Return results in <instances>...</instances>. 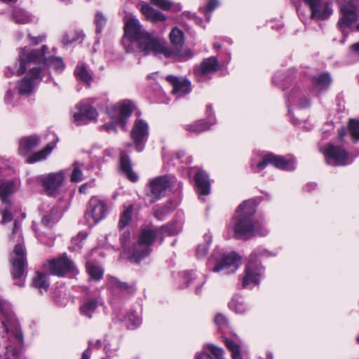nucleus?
Returning <instances> with one entry per match:
<instances>
[{"label":"nucleus","instance_id":"2eb2a0df","mask_svg":"<svg viewBox=\"0 0 359 359\" xmlns=\"http://www.w3.org/2000/svg\"><path fill=\"white\" fill-rule=\"evenodd\" d=\"M172 186L170 177L168 175L156 177L148 184L147 196L151 198V202L154 203L165 195L166 190Z\"/></svg>","mask_w":359,"mask_h":359},{"label":"nucleus","instance_id":"864d4df0","mask_svg":"<svg viewBox=\"0 0 359 359\" xmlns=\"http://www.w3.org/2000/svg\"><path fill=\"white\" fill-rule=\"evenodd\" d=\"M13 18L18 24H25L29 21V17L22 9H15L13 13Z\"/></svg>","mask_w":359,"mask_h":359},{"label":"nucleus","instance_id":"ddd939ff","mask_svg":"<svg viewBox=\"0 0 359 359\" xmlns=\"http://www.w3.org/2000/svg\"><path fill=\"white\" fill-rule=\"evenodd\" d=\"M264 273V267L260 260L248 257L245 267V276L243 278L242 285L246 287L250 284L259 285Z\"/></svg>","mask_w":359,"mask_h":359},{"label":"nucleus","instance_id":"423d86ee","mask_svg":"<svg viewBox=\"0 0 359 359\" xmlns=\"http://www.w3.org/2000/svg\"><path fill=\"white\" fill-rule=\"evenodd\" d=\"M9 262L11 264L10 273L14 285L22 287L25 286L27 271V259L25 250L21 243H17L12 254H11Z\"/></svg>","mask_w":359,"mask_h":359},{"label":"nucleus","instance_id":"9b49d317","mask_svg":"<svg viewBox=\"0 0 359 359\" xmlns=\"http://www.w3.org/2000/svg\"><path fill=\"white\" fill-rule=\"evenodd\" d=\"M27 74L20 80L17 84L18 93L20 95H28L34 89L35 85L39 83L43 78L41 67H28Z\"/></svg>","mask_w":359,"mask_h":359},{"label":"nucleus","instance_id":"20e7f679","mask_svg":"<svg viewBox=\"0 0 359 359\" xmlns=\"http://www.w3.org/2000/svg\"><path fill=\"white\" fill-rule=\"evenodd\" d=\"M158 236L156 229L149 227L140 229L137 242L134 243L128 251V259L130 262L139 264L142 260L149 257L151 253L152 245Z\"/></svg>","mask_w":359,"mask_h":359},{"label":"nucleus","instance_id":"338daca9","mask_svg":"<svg viewBox=\"0 0 359 359\" xmlns=\"http://www.w3.org/2000/svg\"><path fill=\"white\" fill-rule=\"evenodd\" d=\"M348 130L350 133L359 130V121L356 119H351L348 123Z\"/></svg>","mask_w":359,"mask_h":359},{"label":"nucleus","instance_id":"4d7b16f0","mask_svg":"<svg viewBox=\"0 0 359 359\" xmlns=\"http://www.w3.org/2000/svg\"><path fill=\"white\" fill-rule=\"evenodd\" d=\"M205 115L206 118L204 119L205 121H208V122L211 123L212 126L216 123L217 119L212 109V104H209L206 106Z\"/></svg>","mask_w":359,"mask_h":359},{"label":"nucleus","instance_id":"a19ab883","mask_svg":"<svg viewBox=\"0 0 359 359\" xmlns=\"http://www.w3.org/2000/svg\"><path fill=\"white\" fill-rule=\"evenodd\" d=\"M223 342L227 349L231 352L232 359H243L241 347L239 344L229 337H223Z\"/></svg>","mask_w":359,"mask_h":359},{"label":"nucleus","instance_id":"13d9d810","mask_svg":"<svg viewBox=\"0 0 359 359\" xmlns=\"http://www.w3.org/2000/svg\"><path fill=\"white\" fill-rule=\"evenodd\" d=\"M13 333L15 339L17 341V342L18 343V345H19V347H17V348H20L22 350L20 346L23 344V334L21 330V328L19 327H15L14 328V330L13 331Z\"/></svg>","mask_w":359,"mask_h":359},{"label":"nucleus","instance_id":"f8f14e48","mask_svg":"<svg viewBox=\"0 0 359 359\" xmlns=\"http://www.w3.org/2000/svg\"><path fill=\"white\" fill-rule=\"evenodd\" d=\"M107 214V204L96 197H92L88 203L84 217L89 225H95L103 219Z\"/></svg>","mask_w":359,"mask_h":359},{"label":"nucleus","instance_id":"052dcab7","mask_svg":"<svg viewBox=\"0 0 359 359\" xmlns=\"http://www.w3.org/2000/svg\"><path fill=\"white\" fill-rule=\"evenodd\" d=\"M214 321L219 327L228 326V319L222 313H217L214 318Z\"/></svg>","mask_w":359,"mask_h":359},{"label":"nucleus","instance_id":"c85d7f7f","mask_svg":"<svg viewBox=\"0 0 359 359\" xmlns=\"http://www.w3.org/2000/svg\"><path fill=\"white\" fill-rule=\"evenodd\" d=\"M58 141V138H55V141H53L46 145V147L36 152L32 153L30 156H29L26 160L27 163H34L38 161H41L45 160L47 156L51 153L53 149L55 148L57 142Z\"/></svg>","mask_w":359,"mask_h":359},{"label":"nucleus","instance_id":"4be33fe9","mask_svg":"<svg viewBox=\"0 0 359 359\" xmlns=\"http://www.w3.org/2000/svg\"><path fill=\"white\" fill-rule=\"evenodd\" d=\"M40 141V137L38 135L22 137L19 140L18 154L22 156H27L39 144Z\"/></svg>","mask_w":359,"mask_h":359},{"label":"nucleus","instance_id":"473e14b6","mask_svg":"<svg viewBox=\"0 0 359 359\" xmlns=\"http://www.w3.org/2000/svg\"><path fill=\"white\" fill-rule=\"evenodd\" d=\"M212 127L211 123L205 119H198L191 124L185 126V130L196 135L207 131Z\"/></svg>","mask_w":359,"mask_h":359},{"label":"nucleus","instance_id":"6ab92c4d","mask_svg":"<svg viewBox=\"0 0 359 359\" xmlns=\"http://www.w3.org/2000/svg\"><path fill=\"white\" fill-rule=\"evenodd\" d=\"M165 80L172 85V93L174 95L182 97L191 91V83L187 78L180 79L174 75H168Z\"/></svg>","mask_w":359,"mask_h":359},{"label":"nucleus","instance_id":"e2e57ef3","mask_svg":"<svg viewBox=\"0 0 359 359\" xmlns=\"http://www.w3.org/2000/svg\"><path fill=\"white\" fill-rule=\"evenodd\" d=\"M186 16L192 20L197 25L203 27L205 28V25H203V20L202 18L198 16L196 13H192L190 12H187L186 14Z\"/></svg>","mask_w":359,"mask_h":359},{"label":"nucleus","instance_id":"dca6fc26","mask_svg":"<svg viewBox=\"0 0 359 359\" xmlns=\"http://www.w3.org/2000/svg\"><path fill=\"white\" fill-rule=\"evenodd\" d=\"M149 125L144 119L137 118L135 121L130 131V137L138 152L142 151L144 149L149 135Z\"/></svg>","mask_w":359,"mask_h":359},{"label":"nucleus","instance_id":"680f3d73","mask_svg":"<svg viewBox=\"0 0 359 359\" xmlns=\"http://www.w3.org/2000/svg\"><path fill=\"white\" fill-rule=\"evenodd\" d=\"M83 172L81 170L76 166L74 167L72 175H71V181L73 182H79L82 180Z\"/></svg>","mask_w":359,"mask_h":359},{"label":"nucleus","instance_id":"4c0bfd02","mask_svg":"<svg viewBox=\"0 0 359 359\" xmlns=\"http://www.w3.org/2000/svg\"><path fill=\"white\" fill-rule=\"evenodd\" d=\"M278 155H276L271 152L267 153L262 157V160L256 164V168L257 170L255 172H261L269 164L272 165L276 168L278 165Z\"/></svg>","mask_w":359,"mask_h":359},{"label":"nucleus","instance_id":"a878e982","mask_svg":"<svg viewBox=\"0 0 359 359\" xmlns=\"http://www.w3.org/2000/svg\"><path fill=\"white\" fill-rule=\"evenodd\" d=\"M140 11L147 20L154 23L163 22L167 20L165 15L154 8L149 3L142 2Z\"/></svg>","mask_w":359,"mask_h":359},{"label":"nucleus","instance_id":"6e6552de","mask_svg":"<svg viewBox=\"0 0 359 359\" xmlns=\"http://www.w3.org/2000/svg\"><path fill=\"white\" fill-rule=\"evenodd\" d=\"M241 256L236 252L230 253H222L217 255L213 252L211 257L208 259V264L210 266L214 263L215 266L212 269L213 272H219L224 270H227L226 273H233L237 270L239 266Z\"/></svg>","mask_w":359,"mask_h":359},{"label":"nucleus","instance_id":"0eeeda50","mask_svg":"<svg viewBox=\"0 0 359 359\" xmlns=\"http://www.w3.org/2000/svg\"><path fill=\"white\" fill-rule=\"evenodd\" d=\"M48 267L50 274L57 277L74 278L79 272L73 260L68 257L66 252L57 258L48 260Z\"/></svg>","mask_w":359,"mask_h":359},{"label":"nucleus","instance_id":"39448f33","mask_svg":"<svg viewBox=\"0 0 359 359\" xmlns=\"http://www.w3.org/2000/svg\"><path fill=\"white\" fill-rule=\"evenodd\" d=\"M135 109V105L130 100H123L121 104L113 106L107 109V114L111 121L104 123L102 127L108 133L113 131L117 133V126L126 132L128 130V119Z\"/></svg>","mask_w":359,"mask_h":359},{"label":"nucleus","instance_id":"37998d69","mask_svg":"<svg viewBox=\"0 0 359 359\" xmlns=\"http://www.w3.org/2000/svg\"><path fill=\"white\" fill-rule=\"evenodd\" d=\"M123 321L128 330L136 329L141 323V320L135 311L127 313Z\"/></svg>","mask_w":359,"mask_h":359},{"label":"nucleus","instance_id":"412c9836","mask_svg":"<svg viewBox=\"0 0 359 359\" xmlns=\"http://www.w3.org/2000/svg\"><path fill=\"white\" fill-rule=\"evenodd\" d=\"M119 169L126 177L132 182L138 181L139 177L133 170V163L130 156L125 151H121L118 161Z\"/></svg>","mask_w":359,"mask_h":359},{"label":"nucleus","instance_id":"72a5a7b5","mask_svg":"<svg viewBox=\"0 0 359 359\" xmlns=\"http://www.w3.org/2000/svg\"><path fill=\"white\" fill-rule=\"evenodd\" d=\"M85 34L82 30L71 29L66 32L62 37V43L65 46L69 45L74 42L82 43Z\"/></svg>","mask_w":359,"mask_h":359},{"label":"nucleus","instance_id":"603ef678","mask_svg":"<svg viewBox=\"0 0 359 359\" xmlns=\"http://www.w3.org/2000/svg\"><path fill=\"white\" fill-rule=\"evenodd\" d=\"M315 82L318 86L329 87L332 82V78L328 72H323L319 76L313 78Z\"/></svg>","mask_w":359,"mask_h":359},{"label":"nucleus","instance_id":"3c124183","mask_svg":"<svg viewBox=\"0 0 359 359\" xmlns=\"http://www.w3.org/2000/svg\"><path fill=\"white\" fill-rule=\"evenodd\" d=\"M269 232V231L267 229L263 222H254L252 238L255 236L264 237L267 236Z\"/></svg>","mask_w":359,"mask_h":359},{"label":"nucleus","instance_id":"1a4fd4ad","mask_svg":"<svg viewBox=\"0 0 359 359\" xmlns=\"http://www.w3.org/2000/svg\"><path fill=\"white\" fill-rule=\"evenodd\" d=\"M324 157L327 165L346 166L353 162L349 152L342 145L327 143L324 149Z\"/></svg>","mask_w":359,"mask_h":359},{"label":"nucleus","instance_id":"6e6d98bb","mask_svg":"<svg viewBox=\"0 0 359 359\" xmlns=\"http://www.w3.org/2000/svg\"><path fill=\"white\" fill-rule=\"evenodd\" d=\"M150 3L163 11H170L172 8V2L169 0H149Z\"/></svg>","mask_w":359,"mask_h":359},{"label":"nucleus","instance_id":"a211bd4d","mask_svg":"<svg viewBox=\"0 0 359 359\" xmlns=\"http://www.w3.org/2000/svg\"><path fill=\"white\" fill-rule=\"evenodd\" d=\"M78 112L73 116L74 122L77 125H85L97 119L98 113L96 109L90 104L79 103L76 105Z\"/></svg>","mask_w":359,"mask_h":359},{"label":"nucleus","instance_id":"4468645a","mask_svg":"<svg viewBox=\"0 0 359 359\" xmlns=\"http://www.w3.org/2000/svg\"><path fill=\"white\" fill-rule=\"evenodd\" d=\"M311 11L310 18L316 21H324L330 18L333 10L325 0H303Z\"/></svg>","mask_w":359,"mask_h":359},{"label":"nucleus","instance_id":"2f4dec72","mask_svg":"<svg viewBox=\"0 0 359 359\" xmlns=\"http://www.w3.org/2000/svg\"><path fill=\"white\" fill-rule=\"evenodd\" d=\"M14 182L7 181L0 184V199L4 204L11 207L12 202L10 196L13 193Z\"/></svg>","mask_w":359,"mask_h":359},{"label":"nucleus","instance_id":"a18cd8bd","mask_svg":"<svg viewBox=\"0 0 359 359\" xmlns=\"http://www.w3.org/2000/svg\"><path fill=\"white\" fill-rule=\"evenodd\" d=\"M58 208L55 206L53 207L47 214L43 216L41 219V224L45 226H52L56 222H57V219L56 218Z\"/></svg>","mask_w":359,"mask_h":359},{"label":"nucleus","instance_id":"f3484780","mask_svg":"<svg viewBox=\"0 0 359 359\" xmlns=\"http://www.w3.org/2000/svg\"><path fill=\"white\" fill-rule=\"evenodd\" d=\"M148 32L142 28L138 19L135 17L124 18V38H126L131 43H138Z\"/></svg>","mask_w":359,"mask_h":359},{"label":"nucleus","instance_id":"7c9ffc66","mask_svg":"<svg viewBox=\"0 0 359 359\" xmlns=\"http://www.w3.org/2000/svg\"><path fill=\"white\" fill-rule=\"evenodd\" d=\"M169 37L170 43L173 46L170 47L171 48L191 50L189 48H184V33L177 27H175L172 29Z\"/></svg>","mask_w":359,"mask_h":359},{"label":"nucleus","instance_id":"774afa93","mask_svg":"<svg viewBox=\"0 0 359 359\" xmlns=\"http://www.w3.org/2000/svg\"><path fill=\"white\" fill-rule=\"evenodd\" d=\"M317 183L311 182H308L303 188V190L307 193H310L317 188Z\"/></svg>","mask_w":359,"mask_h":359},{"label":"nucleus","instance_id":"0e129e2a","mask_svg":"<svg viewBox=\"0 0 359 359\" xmlns=\"http://www.w3.org/2000/svg\"><path fill=\"white\" fill-rule=\"evenodd\" d=\"M7 206L8 207L6 208L3 212L1 223H6L13 220V214L10 210L11 207Z\"/></svg>","mask_w":359,"mask_h":359},{"label":"nucleus","instance_id":"9d476101","mask_svg":"<svg viewBox=\"0 0 359 359\" xmlns=\"http://www.w3.org/2000/svg\"><path fill=\"white\" fill-rule=\"evenodd\" d=\"M65 175L63 170L56 172H50L46 175H40L37 177L38 182L41 185L49 196H57L60 194V190L65 182Z\"/></svg>","mask_w":359,"mask_h":359},{"label":"nucleus","instance_id":"e433bc0d","mask_svg":"<svg viewBox=\"0 0 359 359\" xmlns=\"http://www.w3.org/2000/svg\"><path fill=\"white\" fill-rule=\"evenodd\" d=\"M111 284L120 292L130 296L135 294L137 290L135 283L129 284L127 282L121 281L117 278L112 279Z\"/></svg>","mask_w":359,"mask_h":359},{"label":"nucleus","instance_id":"c756f323","mask_svg":"<svg viewBox=\"0 0 359 359\" xmlns=\"http://www.w3.org/2000/svg\"><path fill=\"white\" fill-rule=\"evenodd\" d=\"M97 307L98 299L97 297L84 298L82 304L80 305L79 312L88 318H91Z\"/></svg>","mask_w":359,"mask_h":359},{"label":"nucleus","instance_id":"b1692460","mask_svg":"<svg viewBox=\"0 0 359 359\" xmlns=\"http://www.w3.org/2000/svg\"><path fill=\"white\" fill-rule=\"evenodd\" d=\"M342 17L339 18L337 25L341 26L342 25L350 27L353 23L357 22L358 15L356 11L355 6L353 4L349 6H344L341 8Z\"/></svg>","mask_w":359,"mask_h":359},{"label":"nucleus","instance_id":"c03bdc74","mask_svg":"<svg viewBox=\"0 0 359 359\" xmlns=\"http://www.w3.org/2000/svg\"><path fill=\"white\" fill-rule=\"evenodd\" d=\"M86 271L91 280L100 281L103 278L104 269L98 265L87 263Z\"/></svg>","mask_w":359,"mask_h":359},{"label":"nucleus","instance_id":"f704fd0d","mask_svg":"<svg viewBox=\"0 0 359 359\" xmlns=\"http://www.w3.org/2000/svg\"><path fill=\"white\" fill-rule=\"evenodd\" d=\"M228 306L229 309L239 314L244 313L247 310V305L243 297L238 294L232 297L231 300L228 304Z\"/></svg>","mask_w":359,"mask_h":359},{"label":"nucleus","instance_id":"bb28decb","mask_svg":"<svg viewBox=\"0 0 359 359\" xmlns=\"http://www.w3.org/2000/svg\"><path fill=\"white\" fill-rule=\"evenodd\" d=\"M297 71L296 69H290L285 72L283 76L278 74H276L273 77L272 81L278 87L285 90L292 86L297 77Z\"/></svg>","mask_w":359,"mask_h":359},{"label":"nucleus","instance_id":"cd10ccee","mask_svg":"<svg viewBox=\"0 0 359 359\" xmlns=\"http://www.w3.org/2000/svg\"><path fill=\"white\" fill-rule=\"evenodd\" d=\"M203 348L206 350L197 353L194 359H224L223 358L224 351L222 348L212 344H207Z\"/></svg>","mask_w":359,"mask_h":359},{"label":"nucleus","instance_id":"aec40b11","mask_svg":"<svg viewBox=\"0 0 359 359\" xmlns=\"http://www.w3.org/2000/svg\"><path fill=\"white\" fill-rule=\"evenodd\" d=\"M220 68L219 62L215 56L204 59L200 65L194 68V74L200 78H203L209 74L217 72Z\"/></svg>","mask_w":359,"mask_h":359},{"label":"nucleus","instance_id":"09e8293b","mask_svg":"<svg viewBox=\"0 0 359 359\" xmlns=\"http://www.w3.org/2000/svg\"><path fill=\"white\" fill-rule=\"evenodd\" d=\"M276 253L269 251L262 247L255 248L250 255V257L256 260H260L262 258H267L269 257H275Z\"/></svg>","mask_w":359,"mask_h":359},{"label":"nucleus","instance_id":"ea45409f","mask_svg":"<svg viewBox=\"0 0 359 359\" xmlns=\"http://www.w3.org/2000/svg\"><path fill=\"white\" fill-rule=\"evenodd\" d=\"M203 243H200L196 250V255L198 258L205 257L212 241V236L210 232L206 233L203 236Z\"/></svg>","mask_w":359,"mask_h":359},{"label":"nucleus","instance_id":"f03ea898","mask_svg":"<svg viewBox=\"0 0 359 359\" xmlns=\"http://www.w3.org/2000/svg\"><path fill=\"white\" fill-rule=\"evenodd\" d=\"M264 199L258 196L243 201L238 207L233 217V230L236 239L248 240L252 238L254 216L257 208Z\"/></svg>","mask_w":359,"mask_h":359},{"label":"nucleus","instance_id":"de8ad7c7","mask_svg":"<svg viewBox=\"0 0 359 359\" xmlns=\"http://www.w3.org/2000/svg\"><path fill=\"white\" fill-rule=\"evenodd\" d=\"M277 163V169L287 171H293L295 169L294 161L292 158H286L283 156H278Z\"/></svg>","mask_w":359,"mask_h":359},{"label":"nucleus","instance_id":"8fccbe9b","mask_svg":"<svg viewBox=\"0 0 359 359\" xmlns=\"http://www.w3.org/2000/svg\"><path fill=\"white\" fill-rule=\"evenodd\" d=\"M158 235L161 236H172L177 233V226L175 222H169L163 224L158 228Z\"/></svg>","mask_w":359,"mask_h":359},{"label":"nucleus","instance_id":"69168bd1","mask_svg":"<svg viewBox=\"0 0 359 359\" xmlns=\"http://www.w3.org/2000/svg\"><path fill=\"white\" fill-rule=\"evenodd\" d=\"M27 37L29 39L31 43L33 46H36V45L42 43L45 40L46 35L41 34L38 36H32L31 34H28Z\"/></svg>","mask_w":359,"mask_h":359},{"label":"nucleus","instance_id":"bf43d9fd","mask_svg":"<svg viewBox=\"0 0 359 359\" xmlns=\"http://www.w3.org/2000/svg\"><path fill=\"white\" fill-rule=\"evenodd\" d=\"M130 240V231L129 230H126L121 235L119 241L122 248H125L127 247L129 241Z\"/></svg>","mask_w":359,"mask_h":359},{"label":"nucleus","instance_id":"f257e3e1","mask_svg":"<svg viewBox=\"0 0 359 359\" xmlns=\"http://www.w3.org/2000/svg\"><path fill=\"white\" fill-rule=\"evenodd\" d=\"M48 48L46 45H43L40 48L32 49L29 50L27 46L20 48L18 61L19 67L16 71V74L20 76L25 74L27 67L31 64L39 65L38 67H41L43 76L46 74H50V69L53 68L57 72H62L65 68V65L62 57L53 55L46 56Z\"/></svg>","mask_w":359,"mask_h":359},{"label":"nucleus","instance_id":"49530a36","mask_svg":"<svg viewBox=\"0 0 359 359\" xmlns=\"http://www.w3.org/2000/svg\"><path fill=\"white\" fill-rule=\"evenodd\" d=\"M219 5L218 0H209L205 6L200 7L198 11L203 13L206 18L207 22L210 20V13L215 11Z\"/></svg>","mask_w":359,"mask_h":359},{"label":"nucleus","instance_id":"58836bf2","mask_svg":"<svg viewBox=\"0 0 359 359\" xmlns=\"http://www.w3.org/2000/svg\"><path fill=\"white\" fill-rule=\"evenodd\" d=\"M74 73L78 80L86 83L88 86H90L93 78L88 72L87 67L84 64L81 66H76Z\"/></svg>","mask_w":359,"mask_h":359},{"label":"nucleus","instance_id":"5701e85b","mask_svg":"<svg viewBox=\"0 0 359 359\" xmlns=\"http://www.w3.org/2000/svg\"><path fill=\"white\" fill-rule=\"evenodd\" d=\"M31 287L37 290L41 295L46 293L50 287L49 274L39 271H36Z\"/></svg>","mask_w":359,"mask_h":359},{"label":"nucleus","instance_id":"79ce46f5","mask_svg":"<svg viewBox=\"0 0 359 359\" xmlns=\"http://www.w3.org/2000/svg\"><path fill=\"white\" fill-rule=\"evenodd\" d=\"M133 210L134 205L130 204L121 213L118 224L120 230L124 229L130 224L132 220Z\"/></svg>","mask_w":359,"mask_h":359},{"label":"nucleus","instance_id":"393cba45","mask_svg":"<svg viewBox=\"0 0 359 359\" xmlns=\"http://www.w3.org/2000/svg\"><path fill=\"white\" fill-rule=\"evenodd\" d=\"M194 180L196 184V192L202 196L210 194V182L209 175L205 171L197 172Z\"/></svg>","mask_w":359,"mask_h":359},{"label":"nucleus","instance_id":"c9c22d12","mask_svg":"<svg viewBox=\"0 0 359 359\" xmlns=\"http://www.w3.org/2000/svg\"><path fill=\"white\" fill-rule=\"evenodd\" d=\"M175 210L173 201L169 199L163 205L154 208V217L159 221L164 219L165 216L170 214Z\"/></svg>","mask_w":359,"mask_h":359},{"label":"nucleus","instance_id":"7ed1b4c3","mask_svg":"<svg viewBox=\"0 0 359 359\" xmlns=\"http://www.w3.org/2000/svg\"><path fill=\"white\" fill-rule=\"evenodd\" d=\"M137 44L139 50L144 55L159 56L163 55L167 59L179 61H185L194 56L191 50L171 48L170 46H167L165 41H161L158 37L153 36L149 32Z\"/></svg>","mask_w":359,"mask_h":359},{"label":"nucleus","instance_id":"5fc2aeb1","mask_svg":"<svg viewBox=\"0 0 359 359\" xmlns=\"http://www.w3.org/2000/svg\"><path fill=\"white\" fill-rule=\"evenodd\" d=\"M107 22L106 18L100 13L97 12L95 18V23L96 25L95 32L96 34H100L102 32L103 27L105 26Z\"/></svg>","mask_w":359,"mask_h":359}]
</instances>
